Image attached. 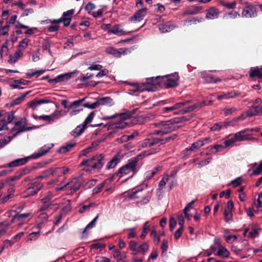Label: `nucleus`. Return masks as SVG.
<instances>
[{"instance_id": "7c9ffc66", "label": "nucleus", "mask_w": 262, "mask_h": 262, "mask_svg": "<svg viewBox=\"0 0 262 262\" xmlns=\"http://www.w3.org/2000/svg\"><path fill=\"white\" fill-rule=\"evenodd\" d=\"M202 7L201 6H193L184 12V15H194L198 13L201 10Z\"/></svg>"}, {"instance_id": "338daca9", "label": "nucleus", "mask_w": 262, "mask_h": 262, "mask_svg": "<svg viewBox=\"0 0 262 262\" xmlns=\"http://www.w3.org/2000/svg\"><path fill=\"white\" fill-rule=\"evenodd\" d=\"M9 27V25H6L5 26L2 27L0 30V34L2 35H8Z\"/></svg>"}, {"instance_id": "603ef678", "label": "nucleus", "mask_w": 262, "mask_h": 262, "mask_svg": "<svg viewBox=\"0 0 262 262\" xmlns=\"http://www.w3.org/2000/svg\"><path fill=\"white\" fill-rule=\"evenodd\" d=\"M39 232H34L30 233L28 236V241H35L36 240L39 235Z\"/></svg>"}, {"instance_id": "09e8293b", "label": "nucleus", "mask_w": 262, "mask_h": 262, "mask_svg": "<svg viewBox=\"0 0 262 262\" xmlns=\"http://www.w3.org/2000/svg\"><path fill=\"white\" fill-rule=\"evenodd\" d=\"M33 117L35 119L43 120L45 121L48 122V123L51 122V117H50V115H41L38 116L35 115H33Z\"/></svg>"}, {"instance_id": "58836bf2", "label": "nucleus", "mask_w": 262, "mask_h": 262, "mask_svg": "<svg viewBox=\"0 0 262 262\" xmlns=\"http://www.w3.org/2000/svg\"><path fill=\"white\" fill-rule=\"evenodd\" d=\"M15 118L14 112H11L10 113H6L5 116L3 119H6L7 124L8 123L12 122Z\"/></svg>"}, {"instance_id": "680f3d73", "label": "nucleus", "mask_w": 262, "mask_h": 262, "mask_svg": "<svg viewBox=\"0 0 262 262\" xmlns=\"http://www.w3.org/2000/svg\"><path fill=\"white\" fill-rule=\"evenodd\" d=\"M137 243L134 241H130L129 243V248L130 250L137 253L138 249Z\"/></svg>"}, {"instance_id": "f03ea898", "label": "nucleus", "mask_w": 262, "mask_h": 262, "mask_svg": "<svg viewBox=\"0 0 262 262\" xmlns=\"http://www.w3.org/2000/svg\"><path fill=\"white\" fill-rule=\"evenodd\" d=\"M118 117L119 118L117 121L107 124L108 130L114 129L116 132L118 130L122 129L126 126L132 124L133 121L135 120L134 117L126 114H119Z\"/></svg>"}, {"instance_id": "4d7b16f0", "label": "nucleus", "mask_w": 262, "mask_h": 262, "mask_svg": "<svg viewBox=\"0 0 262 262\" xmlns=\"http://www.w3.org/2000/svg\"><path fill=\"white\" fill-rule=\"evenodd\" d=\"M222 5L228 9H234L235 8L236 3L235 1L232 2H223Z\"/></svg>"}, {"instance_id": "aec40b11", "label": "nucleus", "mask_w": 262, "mask_h": 262, "mask_svg": "<svg viewBox=\"0 0 262 262\" xmlns=\"http://www.w3.org/2000/svg\"><path fill=\"white\" fill-rule=\"evenodd\" d=\"M107 33L109 34H114L117 36H122L125 34V31L121 28L120 25L117 24L113 26L110 29H108Z\"/></svg>"}, {"instance_id": "c756f323", "label": "nucleus", "mask_w": 262, "mask_h": 262, "mask_svg": "<svg viewBox=\"0 0 262 262\" xmlns=\"http://www.w3.org/2000/svg\"><path fill=\"white\" fill-rule=\"evenodd\" d=\"M217 255L222 258L228 257L230 255L229 251L224 246L217 249Z\"/></svg>"}, {"instance_id": "37998d69", "label": "nucleus", "mask_w": 262, "mask_h": 262, "mask_svg": "<svg viewBox=\"0 0 262 262\" xmlns=\"http://www.w3.org/2000/svg\"><path fill=\"white\" fill-rule=\"evenodd\" d=\"M160 167H156L153 170L148 171L146 172V178L147 179H150L159 170Z\"/></svg>"}, {"instance_id": "39448f33", "label": "nucleus", "mask_w": 262, "mask_h": 262, "mask_svg": "<svg viewBox=\"0 0 262 262\" xmlns=\"http://www.w3.org/2000/svg\"><path fill=\"white\" fill-rule=\"evenodd\" d=\"M105 162L104 156L102 154L96 155L93 158L83 160L81 166L87 165L93 169H100Z\"/></svg>"}, {"instance_id": "de8ad7c7", "label": "nucleus", "mask_w": 262, "mask_h": 262, "mask_svg": "<svg viewBox=\"0 0 262 262\" xmlns=\"http://www.w3.org/2000/svg\"><path fill=\"white\" fill-rule=\"evenodd\" d=\"M194 201H192L190 203H189L187 206L185 207V208L184 209V213L185 214V217L187 218L188 219H190V216L188 213V211H189V209L190 207H191V206L194 203Z\"/></svg>"}, {"instance_id": "72a5a7b5", "label": "nucleus", "mask_w": 262, "mask_h": 262, "mask_svg": "<svg viewBox=\"0 0 262 262\" xmlns=\"http://www.w3.org/2000/svg\"><path fill=\"white\" fill-rule=\"evenodd\" d=\"M258 235V229L257 227L253 225L251 226V229L248 235L249 238H254Z\"/></svg>"}, {"instance_id": "a878e982", "label": "nucleus", "mask_w": 262, "mask_h": 262, "mask_svg": "<svg viewBox=\"0 0 262 262\" xmlns=\"http://www.w3.org/2000/svg\"><path fill=\"white\" fill-rule=\"evenodd\" d=\"M251 77H257L259 79L262 78V73L258 67L251 68L249 73Z\"/></svg>"}, {"instance_id": "bf43d9fd", "label": "nucleus", "mask_w": 262, "mask_h": 262, "mask_svg": "<svg viewBox=\"0 0 262 262\" xmlns=\"http://www.w3.org/2000/svg\"><path fill=\"white\" fill-rule=\"evenodd\" d=\"M105 184V182H103L99 184H98L96 187H95L93 190V194H97L100 192L103 188V187L104 186Z\"/></svg>"}, {"instance_id": "a211bd4d", "label": "nucleus", "mask_w": 262, "mask_h": 262, "mask_svg": "<svg viewBox=\"0 0 262 262\" xmlns=\"http://www.w3.org/2000/svg\"><path fill=\"white\" fill-rule=\"evenodd\" d=\"M128 49L126 48H120L118 50L113 47H108L106 49V52L116 57H120L122 54H126Z\"/></svg>"}, {"instance_id": "2eb2a0df", "label": "nucleus", "mask_w": 262, "mask_h": 262, "mask_svg": "<svg viewBox=\"0 0 262 262\" xmlns=\"http://www.w3.org/2000/svg\"><path fill=\"white\" fill-rule=\"evenodd\" d=\"M32 215L31 212H27L24 213H17L13 216L11 222H18L19 225H23L26 221L27 219Z\"/></svg>"}, {"instance_id": "412c9836", "label": "nucleus", "mask_w": 262, "mask_h": 262, "mask_svg": "<svg viewBox=\"0 0 262 262\" xmlns=\"http://www.w3.org/2000/svg\"><path fill=\"white\" fill-rule=\"evenodd\" d=\"M130 85L134 87V89L129 90L131 92L133 93L139 92H141L144 91H154V89L148 88V87H144V86L142 85V83H141L140 84L137 83H132Z\"/></svg>"}, {"instance_id": "bb28decb", "label": "nucleus", "mask_w": 262, "mask_h": 262, "mask_svg": "<svg viewBox=\"0 0 262 262\" xmlns=\"http://www.w3.org/2000/svg\"><path fill=\"white\" fill-rule=\"evenodd\" d=\"M142 193L143 192L140 190L139 187H137L132 190V193L130 194V193L128 192V194H129L128 197L130 199L139 198L143 195Z\"/></svg>"}, {"instance_id": "864d4df0", "label": "nucleus", "mask_w": 262, "mask_h": 262, "mask_svg": "<svg viewBox=\"0 0 262 262\" xmlns=\"http://www.w3.org/2000/svg\"><path fill=\"white\" fill-rule=\"evenodd\" d=\"M229 139L224 141L225 147L230 146L233 143L236 142L234 141V139L232 135H230L228 137Z\"/></svg>"}, {"instance_id": "79ce46f5", "label": "nucleus", "mask_w": 262, "mask_h": 262, "mask_svg": "<svg viewBox=\"0 0 262 262\" xmlns=\"http://www.w3.org/2000/svg\"><path fill=\"white\" fill-rule=\"evenodd\" d=\"M169 176L166 174L164 176L162 180L160 181L158 188H161L162 189L165 186L166 184L169 181Z\"/></svg>"}, {"instance_id": "9d476101", "label": "nucleus", "mask_w": 262, "mask_h": 262, "mask_svg": "<svg viewBox=\"0 0 262 262\" xmlns=\"http://www.w3.org/2000/svg\"><path fill=\"white\" fill-rule=\"evenodd\" d=\"M241 15L246 18L254 17L257 15L256 8L252 5H248L243 9Z\"/></svg>"}, {"instance_id": "c9c22d12", "label": "nucleus", "mask_w": 262, "mask_h": 262, "mask_svg": "<svg viewBox=\"0 0 262 262\" xmlns=\"http://www.w3.org/2000/svg\"><path fill=\"white\" fill-rule=\"evenodd\" d=\"M246 117H248L246 116V112L243 113L240 116L233 119L232 121L229 122L228 125L231 126H234L236 125L237 121L241 119H245Z\"/></svg>"}, {"instance_id": "473e14b6", "label": "nucleus", "mask_w": 262, "mask_h": 262, "mask_svg": "<svg viewBox=\"0 0 262 262\" xmlns=\"http://www.w3.org/2000/svg\"><path fill=\"white\" fill-rule=\"evenodd\" d=\"M148 245L147 243H144L142 245L138 246L137 253H140L144 254L148 250Z\"/></svg>"}, {"instance_id": "dca6fc26", "label": "nucleus", "mask_w": 262, "mask_h": 262, "mask_svg": "<svg viewBox=\"0 0 262 262\" xmlns=\"http://www.w3.org/2000/svg\"><path fill=\"white\" fill-rule=\"evenodd\" d=\"M220 14L219 9L212 7L206 10V18L208 19H214L218 18Z\"/></svg>"}, {"instance_id": "0e129e2a", "label": "nucleus", "mask_w": 262, "mask_h": 262, "mask_svg": "<svg viewBox=\"0 0 262 262\" xmlns=\"http://www.w3.org/2000/svg\"><path fill=\"white\" fill-rule=\"evenodd\" d=\"M161 249H162V253L161 254L163 255L165 254L166 252L168 249V241L167 240H163L161 245Z\"/></svg>"}, {"instance_id": "3c124183", "label": "nucleus", "mask_w": 262, "mask_h": 262, "mask_svg": "<svg viewBox=\"0 0 262 262\" xmlns=\"http://www.w3.org/2000/svg\"><path fill=\"white\" fill-rule=\"evenodd\" d=\"M29 42V39L25 38L23 39L21 41L19 42V49L21 50V51L23 52V50L27 48V47L28 45Z\"/></svg>"}, {"instance_id": "6ab92c4d", "label": "nucleus", "mask_w": 262, "mask_h": 262, "mask_svg": "<svg viewBox=\"0 0 262 262\" xmlns=\"http://www.w3.org/2000/svg\"><path fill=\"white\" fill-rule=\"evenodd\" d=\"M201 75L207 83H217L221 81V79L215 78L209 72H202L201 73Z\"/></svg>"}, {"instance_id": "f8f14e48", "label": "nucleus", "mask_w": 262, "mask_h": 262, "mask_svg": "<svg viewBox=\"0 0 262 262\" xmlns=\"http://www.w3.org/2000/svg\"><path fill=\"white\" fill-rule=\"evenodd\" d=\"M162 84V81H161V76H157L156 77H150L146 79V82H142V85L144 87H148V88L154 89L155 90V87L151 88V86H155L156 85Z\"/></svg>"}, {"instance_id": "9b49d317", "label": "nucleus", "mask_w": 262, "mask_h": 262, "mask_svg": "<svg viewBox=\"0 0 262 262\" xmlns=\"http://www.w3.org/2000/svg\"><path fill=\"white\" fill-rule=\"evenodd\" d=\"M31 127H27V120L25 118H22L17 121L13 128L14 130L17 131L16 134L31 130Z\"/></svg>"}, {"instance_id": "8fccbe9b", "label": "nucleus", "mask_w": 262, "mask_h": 262, "mask_svg": "<svg viewBox=\"0 0 262 262\" xmlns=\"http://www.w3.org/2000/svg\"><path fill=\"white\" fill-rule=\"evenodd\" d=\"M62 115L61 114V111H55L52 114L50 115V117H51V122L54 121L55 120L58 119L60 117L62 116Z\"/></svg>"}, {"instance_id": "ea45409f", "label": "nucleus", "mask_w": 262, "mask_h": 262, "mask_svg": "<svg viewBox=\"0 0 262 262\" xmlns=\"http://www.w3.org/2000/svg\"><path fill=\"white\" fill-rule=\"evenodd\" d=\"M152 191H148L146 194L143 197L142 200L139 202L141 204H146L148 203L151 199Z\"/></svg>"}, {"instance_id": "69168bd1", "label": "nucleus", "mask_w": 262, "mask_h": 262, "mask_svg": "<svg viewBox=\"0 0 262 262\" xmlns=\"http://www.w3.org/2000/svg\"><path fill=\"white\" fill-rule=\"evenodd\" d=\"M22 79L15 80L14 81V83L10 84V87L13 89H22L23 88L20 86L21 84Z\"/></svg>"}, {"instance_id": "ddd939ff", "label": "nucleus", "mask_w": 262, "mask_h": 262, "mask_svg": "<svg viewBox=\"0 0 262 262\" xmlns=\"http://www.w3.org/2000/svg\"><path fill=\"white\" fill-rule=\"evenodd\" d=\"M43 187L42 183H34L31 185L25 190L24 193L25 196H29L36 194Z\"/></svg>"}, {"instance_id": "cd10ccee", "label": "nucleus", "mask_w": 262, "mask_h": 262, "mask_svg": "<svg viewBox=\"0 0 262 262\" xmlns=\"http://www.w3.org/2000/svg\"><path fill=\"white\" fill-rule=\"evenodd\" d=\"M204 145V140H198L191 144V146L186 149V151H195Z\"/></svg>"}, {"instance_id": "b1692460", "label": "nucleus", "mask_w": 262, "mask_h": 262, "mask_svg": "<svg viewBox=\"0 0 262 262\" xmlns=\"http://www.w3.org/2000/svg\"><path fill=\"white\" fill-rule=\"evenodd\" d=\"M30 92L31 91H28L25 93L21 94L20 97L13 100L10 103V106H14L20 104L25 100L27 95H28Z\"/></svg>"}, {"instance_id": "a18cd8bd", "label": "nucleus", "mask_w": 262, "mask_h": 262, "mask_svg": "<svg viewBox=\"0 0 262 262\" xmlns=\"http://www.w3.org/2000/svg\"><path fill=\"white\" fill-rule=\"evenodd\" d=\"M70 76L68 74H64V75H61L57 76L56 78L51 80L50 81H54L55 83H57L60 81H62L65 79H68L69 78Z\"/></svg>"}, {"instance_id": "49530a36", "label": "nucleus", "mask_w": 262, "mask_h": 262, "mask_svg": "<svg viewBox=\"0 0 262 262\" xmlns=\"http://www.w3.org/2000/svg\"><path fill=\"white\" fill-rule=\"evenodd\" d=\"M237 111V109L235 107L231 108H225L223 111L225 116H228L235 113Z\"/></svg>"}, {"instance_id": "c85d7f7f", "label": "nucleus", "mask_w": 262, "mask_h": 262, "mask_svg": "<svg viewBox=\"0 0 262 262\" xmlns=\"http://www.w3.org/2000/svg\"><path fill=\"white\" fill-rule=\"evenodd\" d=\"M23 52L21 50H18L14 54V56L10 55L8 62L10 63H14L23 56Z\"/></svg>"}, {"instance_id": "4be33fe9", "label": "nucleus", "mask_w": 262, "mask_h": 262, "mask_svg": "<svg viewBox=\"0 0 262 262\" xmlns=\"http://www.w3.org/2000/svg\"><path fill=\"white\" fill-rule=\"evenodd\" d=\"M174 26L170 22L163 23L159 25V30L162 33L168 32L172 30Z\"/></svg>"}, {"instance_id": "f3484780", "label": "nucleus", "mask_w": 262, "mask_h": 262, "mask_svg": "<svg viewBox=\"0 0 262 262\" xmlns=\"http://www.w3.org/2000/svg\"><path fill=\"white\" fill-rule=\"evenodd\" d=\"M122 158V156L120 152L116 154L113 158L107 163L106 168L107 169L113 168L117 165Z\"/></svg>"}, {"instance_id": "e433bc0d", "label": "nucleus", "mask_w": 262, "mask_h": 262, "mask_svg": "<svg viewBox=\"0 0 262 262\" xmlns=\"http://www.w3.org/2000/svg\"><path fill=\"white\" fill-rule=\"evenodd\" d=\"M56 206V208L58 209L59 207V205L58 204H53V203H47L42 204L41 206L39 211H43L48 210L51 208L52 206Z\"/></svg>"}, {"instance_id": "6e6d98bb", "label": "nucleus", "mask_w": 262, "mask_h": 262, "mask_svg": "<svg viewBox=\"0 0 262 262\" xmlns=\"http://www.w3.org/2000/svg\"><path fill=\"white\" fill-rule=\"evenodd\" d=\"M83 106L85 107H87V108H91V109H94V108H95L98 107L100 105L99 104L98 100L97 99V101L94 103H93L92 104H89V103H84L83 105Z\"/></svg>"}, {"instance_id": "f257e3e1", "label": "nucleus", "mask_w": 262, "mask_h": 262, "mask_svg": "<svg viewBox=\"0 0 262 262\" xmlns=\"http://www.w3.org/2000/svg\"><path fill=\"white\" fill-rule=\"evenodd\" d=\"M53 146V144L50 145H45L43 146L40 147L38 152H35L31 156L23 158L15 159L13 161H11L5 165L4 167L8 168V169L1 171L0 176H5L7 174L11 173L12 171H13L14 168L25 165L30 159H37L46 155L49 151Z\"/></svg>"}, {"instance_id": "e2e57ef3", "label": "nucleus", "mask_w": 262, "mask_h": 262, "mask_svg": "<svg viewBox=\"0 0 262 262\" xmlns=\"http://www.w3.org/2000/svg\"><path fill=\"white\" fill-rule=\"evenodd\" d=\"M95 116V114L94 112L91 113L89 116L86 118L85 120L83 122V124L84 126H86V125L92 121Z\"/></svg>"}, {"instance_id": "20e7f679", "label": "nucleus", "mask_w": 262, "mask_h": 262, "mask_svg": "<svg viewBox=\"0 0 262 262\" xmlns=\"http://www.w3.org/2000/svg\"><path fill=\"white\" fill-rule=\"evenodd\" d=\"M155 127L159 128V130H155L153 133L155 135H163L171 133L176 129L173 120H169L166 121H161L153 124Z\"/></svg>"}, {"instance_id": "7ed1b4c3", "label": "nucleus", "mask_w": 262, "mask_h": 262, "mask_svg": "<svg viewBox=\"0 0 262 262\" xmlns=\"http://www.w3.org/2000/svg\"><path fill=\"white\" fill-rule=\"evenodd\" d=\"M138 158L136 157L129 160L128 163L122 166L119 169L117 175L120 178L127 174H130L133 177L138 171Z\"/></svg>"}, {"instance_id": "393cba45", "label": "nucleus", "mask_w": 262, "mask_h": 262, "mask_svg": "<svg viewBox=\"0 0 262 262\" xmlns=\"http://www.w3.org/2000/svg\"><path fill=\"white\" fill-rule=\"evenodd\" d=\"M113 257L117 262H125L126 255L125 253H121L119 250H115L113 254Z\"/></svg>"}, {"instance_id": "5701e85b", "label": "nucleus", "mask_w": 262, "mask_h": 262, "mask_svg": "<svg viewBox=\"0 0 262 262\" xmlns=\"http://www.w3.org/2000/svg\"><path fill=\"white\" fill-rule=\"evenodd\" d=\"M99 105H105L111 106L114 104L113 100L108 97L98 98Z\"/></svg>"}, {"instance_id": "6e6552de", "label": "nucleus", "mask_w": 262, "mask_h": 262, "mask_svg": "<svg viewBox=\"0 0 262 262\" xmlns=\"http://www.w3.org/2000/svg\"><path fill=\"white\" fill-rule=\"evenodd\" d=\"M255 129L253 128L245 129L244 130L239 131L234 134H232L234 141L235 142H241L246 140H252L254 138L249 137L252 135V133Z\"/></svg>"}, {"instance_id": "2f4dec72", "label": "nucleus", "mask_w": 262, "mask_h": 262, "mask_svg": "<svg viewBox=\"0 0 262 262\" xmlns=\"http://www.w3.org/2000/svg\"><path fill=\"white\" fill-rule=\"evenodd\" d=\"M75 145L76 143L75 142H72L60 148L58 151L60 154H64L69 151Z\"/></svg>"}, {"instance_id": "0eeeda50", "label": "nucleus", "mask_w": 262, "mask_h": 262, "mask_svg": "<svg viewBox=\"0 0 262 262\" xmlns=\"http://www.w3.org/2000/svg\"><path fill=\"white\" fill-rule=\"evenodd\" d=\"M179 79V76L176 73L164 76H161L162 84L166 88H170L178 85Z\"/></svg>"}, {"instance_id": "1a4fd4ad", "label": "nucleus", "mask_w": 262, "mask_h": 262, "mask_svg": "<svg viewBox=\"0 0 262 262\" xmlns=\"http://www.w3.org/2000/svg\"><path fill=\"white\" fill-rule=\"evenodd\" d=\"M82 184L81 179L78 177L73 178L70 182L64 185L70 188V193L76 192L80 188Z\"/></svg>"}, {"instance_id": "f704fd0d", "label": "nucleus", "mask_w": 262, "mask_h": 262, "mask_svg": "<svg viewBox=\"0 0 262 262\" xmlns=\"http://www.w3.org/2000/svg\"><path fill=\"white\" fill-rule=\"evenodd\" d=\"M85 99V98H84L82 99L74 101V102L71 103V104L69 105V109H72L74 107L76 108H80V105L84 101Z\"/></svg>"}, {"instance_id": "052dcab7", "label": "nucleus", "mask_w": 262, "mask_h": 262, "mask_svg": "<svg viewBox=\"0 0 262 262\" xmlns=\"http://www.w3.org/2000/svg\"><path fill=\"white\" fill-rule=\"evenodd\" d=\"M96 8V6L94 4L89 2L85 6V10L88 11V12L90 14L91 11L94 10Z\"/></svg>"}, {"instance_id": "13d9d810", "label": "nucleus", "mask_w": 262, "mask_h": 262, "mask_svg": "<svg viewBox=\"0 0 262 262\" xmlns=\"http://www.w3.org/2000/svg\"><path fill=\"white\" fill-rule=\"evenodd\" d=\"M93 77V74L91 73H86V74H82L80 76L81 81L84 82L90 79Z\"/></svg>"}, {"instance_id": "4c0bfd02", "label": "nucleus", "mask_w": 262, "mask_h": 262, "mask_svg": "<svg viewBox=\"0 0 262 262\" xmlns=\"http://www.w3.org/2000/svg\"><path fill=\"white\" fill-rule=\"evenodd\" d=\"M53 198V194L51 192H48L47 194L42 199L40 200V201L42 204L47 203H52L50 201Z\"/></svg>"}, {"instance_id": "4468645a", "label": "nucleus", "mask_w": 262, "mask_h": 262, "mask_svg": "<svg viewBox=\"0 0 262 262\" xmlns=\"http://www.w3.org/2000/svg\"><path fill=\"white\" fill-rule=\"evenodd\" d=\"M147 11V9L146 8L140 9L130 18V21L134 23L141 21L146 15Z\"/></svg>"}, {"instance_id": "5fc2aeb1", "label": "nucleus", "mask_w": 262, "mask_h": 262, "mask_svg": "<svg viewBox=\"0 0 262 262\" xmlns=\"http://www.w3.org/2000/svg\"><path fill=\"white\" fill-rule=\"evenodd\" d=\"M190 117L189 116L187 117H181L179 118H176L173 119V121L175 124L179 123L180 122H183L187 121H188L190 119Z\"/></svg>"}, {"instance_id": "774afa93", "label": "nucleus", "mask_w": 262, "mask_h": 262, "mask_svg": "<svg viewBox=\"0 0 262 262\" xmlns=\"http://www.w3.org/2000/svg\"><path fill=\"white\" fill-rule=\"evenodd\" d=\"M254 205L257 208L262 207V193L258 195L256 201L254 202Z\"/></svg>"}, {"instance_id": "c03bdc74", "label": "nucleus", "mask_w": 262, "mask_h": 262, "mask_svg": "<svg viewBox=\"0 0 262 262\" xmlns=\"http://www.w3.org/2000/svg\"><path fill=\"white\" fill-rule=\"evenodd\" d=\"M60 170L59 167H51L43 172L45 176L54 175L56 171Z\"/></svg>"}, {"instance_id": "a19ab883", "label": "nucleus", "mask_w": 262, "mask_h": 262, "mask_svg": "<svg viewBox=\"0 0 262 262\" xmlns=\"http://www.w3.org/2000/svg\"><path fill=\"white\" fill-rule=\"evenodd\" d=\"M262 172V161L259 165L249 174L251 177L259 175Z\"/></svg>"}, {"instance_id": "423d86ee", "label": "nucleus", "mask_w": 262, "mask_h": 262, "mask_svg": "<svg viewBox=\"0 0 262 262\" xmlns=\"http://www.w3.org/2000/svg\"><path fill=\"white\" fill-rule=\"evenodd\" d=\"M248 105L251 108L246 111L247 116L251 117L262 113V100L260 98H257L249 102Z\"/></svg>"}]
</instances>
